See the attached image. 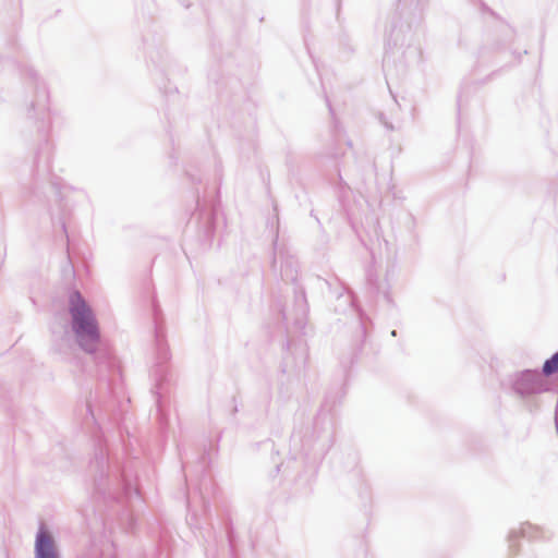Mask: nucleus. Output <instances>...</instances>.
Listing matches in <instances>:
<instances>
[{"label": "nucleus", "mask_w": 558, "mask_h": 558, "mask_svg": "<svg viewBox=\"0 0 558 558\" xmlns=\"http://www.w3.org/2000/svg\"><path fill=\"white\" fill-rule=\"evenodd\" d=\"M558 371V352L549 360H547L543 366L545 375H551Z\"/></svg>", "instance_id": "7ed1b4c3"}, {"label": "nucleus", "mask_w": 558, "mask_h": 558, "mask_svg": "<svg viewBox=\"0 0 558 558\" xmlns=\"http://www.w3.org/2000/svg\"><path fill=\"white\" fill-rule=\"evenodd\" d=\"M36 558H58L52 536L45 529H40L35 544Z\"/></svg>", "instance_id": "f03ea898"}, {"label": "nucleus", "mask_w": 558, "mask_h": 558, "mask_svg": "<svg viewBox=\"0 0 558 558\" xmlns=\"http://www.w3.org/2000/svg\"><path fill=\"white\" fill-rule=\"evenodd\" d=\"M70 313L77 341L85 350H94L99 340L97 322L78 292L70 296Z\"/></svg>", "instance_id": "f257e3e1"}]
</instances>
